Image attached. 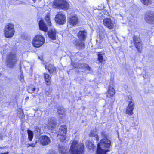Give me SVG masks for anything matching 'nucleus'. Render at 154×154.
Here are the masks:
<instances>
[{
    "label": "nucleus",
    "mask_w": 154,
    "mask_h": 154,
    "mask_svg": "<svg viewBox=\"0 0 154 154\" xmlns=\"http://www.w3.org/2000/svg\"><path fill=\"white\" fill-rule=\"evenodd\" d=\"M67 132V127L65 125H62L60 128L59 131V134L65 135Z\"/></svg>",
    "instance_id": "19"
},
{
    "label": "nucleus",
    "mask_w": 154,
    "mask_h": 154,
    "mask_svg": "<svg viewBox=\"0 0 154 154\" xmlns=\"http://www.w3.org/2000/svg\"><path fill=\"white\" fill-rule=\"evenodd\" d=\"M39 141L43 145H47L50 144L51 140L49 137L46 135H43L41 136Z\"/></svg>",
    "instance_id": "13"
},
{
    "label": "nucleus",
    "mask_w": 154,
    "mask_h": 154,
    "mask_svg": "<svg viewBox=\"0 0 154 154\" xmlns=\"http://www.w3.org/2000/svg\"><path fill=\"white\" fill-rule=\"evenodd\" d=\"M34 2H35L36 0H32Z\"/></svg>",
    "instance_id": "45"
},
{
    "label": "nucleus",
    "mask_w": 154,
    "mask_h": 154,
    "mask_svg": "<svg viewBox=\"0 0 154 154\" xmlns=\"http://www.w3.org/2000/svg\"><path fill=\"white\" fill-rule=\"evenodd\" d=\"M47 154H56L55 152L52 150H50Z\"/></svg>",
    "instance_id": "37"
},
{
    "label": "nucleus",
    "mask_w": 154,
    "mask_h": 154,
    "mask_svg": "<svg viewBox=\"0 0 154 154\" xmlns=\"http://www.w3.org/2000/svg\"><path fill=\"white\" fill-rule=\"evenodd\" d=\"M60 140L61 141L64 142L66 139V135L60 134Z\"/></svg>",
    "instance_id": "34"
},
{
    "label": "nucleus",
    "mask_w": 154,
    "mask_h": 154,
    "mask_svg": "<svg viewBox=\"0 0 154 154\" xmlns=\"http://www.w3.org/2000/svg\"><path fill=\"white\" fill-rule=\"evenodd\" d=\"M45 68L47 69L50 73H52L55 70V68L54 66L51 64H47L45 65Z\"/></svg>",
    "instance_id": "22"
},
{
    "label": "nucleus",
    "mask_w": 154,
    "mask_h": 154,
    "mask_svg": "<svg viewBox=\"0 0 154 154\" xmlns=\"http://www.w3.org/2000/svg\"><path fill=\"white\" fill-rule=\"evenodd\" d=\"M27 133L29 139L30 141H31L33 138V132L31 130H27Z\"/></svg>",
    "instance_id": "27"
},
{
    "label": "nucleus",
    "mask_w": 154,
    "mask_h": 154,
    "mask_svg": "<svg viewBox=\"0 0 154 154\" xmlns=\"http://www.w3.org/2000/svg\"><path fill=\"white\" fill-rule=\"evenodd\" d=\"M134 45L138 51L140 52L142 48V44L140 39L138 36L134 35L133 37Z\"/></svg>",
    "instance_id": "9"
},
{
    "label": "nucleus",
    "mask_w": 154,
    "mask_h": 154,
    "mask_svg": "<svg viewBox=\"0 0 154 154\" xmlns=\"http://www.w3.org/2000/svg\"><path fill=\"white\" fill-rule=\"evenodd\" d=\"M54 8L67 10L69 8L68 2L65 0H55L53 3Z\"/></svg>",
    "instance_id": "5"
},
{
    "label": "nucleus",
    "mask_w": 154,
    "mask_h": 154,
    "mask_svg": "<svg viewBox=\"0 0 154 154\" xmlns=\"http://www.w3.org/2000/svg\"><path fill=\"white\" fill-rule=\"evenodd\" d=\"M21 79H20L21 82H23L24 81V76L23 75L21 74L20 76Z\"/></svg>",
    "instance_id": "39"
},
{
    "label": "nucleus",
    "mask_w": 154,
    "mask_h": 154,
    "mask_svg": "<svg viewBox=\"0 0 154 154\" xmlns=\"http://www.w3.org/2000/svg\"><path fill=\"white\" fill-rule=\"evenodd\" d=\"M87 144V146L90 149H93L94 147V144H93L91 142H88V143Z\"/></svg>",
    "instance_id": "35"
},
{
    "label": "nucleus",
    "mask_w": 154,
    "mask_h": 154,
    "mask_svg": "<svg viewBox=\"0 0 154 154\" xmlns=\"http://www.w3.org/2000/svg\"><path fill=\"white\" fill-rule=\"evenodd\" d=\"M44 77L45 80L46 82V84L47 85H49L51 83L50 80L51 77L47 73H44Z\"/></svg>",
    "instance_id": "25"
},
{
    "label": "nucleus",
    "mask_w": 154,
    "mask_h": 154,
    "mask_svg": "<svg viewBox=\"0 0 154 154\" xmlns=\"http://www.w3.org/2000/svg\"><path fill=\"white\" fill-rule=\"evenodd\" d=\"M28 91L29 93H34L35 94H37L39 91V89H36L35 87L33 86H31L28 89Z\"/></svg>",
    "instance_id": "24"
},
{
    "label": "nucleus",
    "mask_w": 154,
    "mask_h": 154,
    "mask_svg": "<svg viewBox=\"0 0 154 154\" xmlns=\"http://www.w3.org/2000/svg\"><path fill=\"white\" fill-rule=\"evenodd\" d=\"M35 144L34 143H32V144H28L27 147H29V146H32V147H34L35 146Z\"/></svg>",
    "instance_id": "38"
},
{
    "label": "nucleus",
    "mask_w": 154,
    "mask_h": 154,
    "mask_svg": "<svg viewBox=\"0 0 154 154\" xmlns=\"http://www.w3.org/2000/svg\"><path fill=\"white\" fill-rule=\"evenodd\" d=\"M60 117H63V116H60Z\"/></svg>",
    "instance_id": "49"
},
{
    "label": "nucleus",
    "mask_w": 154,
    "mask_h": 154,
    "mask_svg": "<svg viewBox=\"0 0 154 154\" xmlns=\"http://www.w3.org/2000/svg\"><path fill=\"white\" fill-rule=\"evenodd\" d=\"M126 131H129V130H127Z\"/></svg>",
    "instance_id": "47"
},
{
    "label": "nucleus",
    "mask_w": 154,
    "mask_h": 154,
    "mask_svg": "<svg viewBox=\"0 0 154 154\" xmlns=\"http://www.w3.org/2000/svg\"><path fill=\"white\" fill-rule=\"evenodd\" d=\"M141 2L145 5H148L151 4L152 0H141Z\"/></svg>",
    "instance_id": "28"
},
{
    "label": "nucleus",
    "mask_w": 154,
    "mask_h": 154,
    "mask_svg": "<svg viewBox=\"0 0 154 154\" xmlns=\"http://www.w3.org/2000/svg\"><path fill=\"white\" fill-rule=\"evenodd\" d=\"M77 67L80 68H85V69H86L90 72H91V68L87 64H80Z\"/></svg>",
    "instance_id": "23"
},
{
    "label": "nucleus",
    "mask_w": 154,
    "mask_h": 154,
    "mask_svg": "<svg viewBox=\"0 0 154 154\" xmlns=\"http://www.w3.org/2000/svg\"><path fill=\"white\" fill-rule=\"evenodd\" d=\"M49 37L53 40H55L56 38V32L54 29H52L48 32Z\"/></svg>",
    "instance_id": "16"
},
{
    "label": "nucleus",
    "mask_w": 154,
    "mask_h": 154,
    "mask_svg": "<svg viewBox=\"0 0 154 154\" xmlns=\"http://www.w3.org/2000/svg\"><path fill=\"white\" fill-rule=\"evenodd\" d=\"M8 152H6L2 153L1 154H8Z\"/></svg>",
    "instance_id": "40"
},
{
    "label": "nucleus",
    "mask_w": 154,
    "mask_h": 154,
    "mask_svg": "<svg viewBox=\"0 0 154 154\" xmlns=\"http://www.w3.org/2000/svg\"><path fill=\"white\" fill-rule=\"evenodd\" d=\"M52 90L51 88H49L48 90L46 91L45 92V94L47 96L49 95L52 91Z\"/></svg>",
    "instance_id": "36"
},
{
    "label": "nucleus",
    "mask_w": 154,
    "mask_h": 154,
    "mask_svg": "<svg viewBox=\"0 0 154 154\" xmlns=\"http://www.w3.org/2000/svg\"><path fill=\"white\" fill-rule=\"evenodd\" d=\"M87 32L85 31H80L78 34V36L80 40L85 41L86 38Z\"/></svg>",
    "instance_id": "18"
},
{
    "label": "nucleus",
    "mask_w": 154,
    "mask_h": 154,
    "mask_svg": "<svg viewBox=\"0 0 154 154\" xmlns=\"http://www.w3.org/2000/svg\"><path fill=\"white\" fill-rule=\"evenodd\" d=\"M17 61L16 53L14 52L10 53L7 56L6 63L10 68L13 67Z\"/></svg>",
    "instance_id": "4"
},
{
    "label": "nucleus",
    "mask_w": 154,
    "mask_h": 154,
    "mask_svg": "<svg viewBox=\"0 0 154 154\" xmlns=\"http://www.w3.org/2000/svg\"><path fill=\"white\" fill-rule=\"evenodd\" d=\"M127 98L128 99L127 101L128 102V106L126 109V113L131 115L133 113V110L134 108V103L132 102V97L130 95L127 96Z\"/></svg>",
    "instance_id": "7"
},
{
    "label": "nucleus",
    "mask_w": 154,
    "mask_h": 154,
    "mask_svg": "<svg viewBox=\"0 0 154 154\" xmlns=\"http://www.w3.org/2000/svg\"><path fill=\"white\" fill-rule=\"evenodd\" d=\"M45 42L44 37L40 35H36L32 41V45L35 47H39L42 46Z\"/></svg>",
    "instance_id": "6"
},
{
    "label": "nucleus",
    "mask_w": 154,
    "mask_h": 154,
    "mask_svg": "<svg viewBox=\"0 0 154 154\" xmlns=\"http://www.w3.org/2000/svg\"><path fill=\"white\" fill-rule=\"evenodd\" d=\"M82 40H75L73 42V44L78 49H80L83 48L85 47V44Z\"/></svg>",
    "instance_id": "15"
},
{
    "label": "nucleus",
    "mask_w": 154,
    "mask_h": 154,
    "mask_svg": "<svg viewBox=\"0 0 154 154\" xmlns=\"http://www.w3.org/2000/svg\"><path fill=\"white\" fill-rule=\"evenodd\" d=\"M98 56V60L100 62L102 63L103 61L102 53L101 52L99 53Z\"/></svg>",
    "instance_id": "30"
},
{
    "label": "nucleus",
    "mask_w": 154,
    "mask_h": 154,
    "mask_svg": "<svg viewBox=\"0 0 154 154\" xmlns=\"http://www.w3.org/2000/svg\"><path fill=\"white\" fill-rule=\"evenodd\" d=\"M152 30H153V31H154V29H152Z\"/></svg>",
    "instance_id": "48"
},
{
    "label": "nucleus",
    "mask_w": 154,
    "mask_h": 154,
    "mask_svg": "<svg viewBox=\"0 0 154 154\" xmlns=\"http://www.w3.org/2000/svg\"><path fill=\"white\" fill-rule=\"evenodd\" d=\"M102 136L105 138L103 139L100 140V143L97 145V154H106V152L109 151L108 149H105L108 148L110 146L111 141L107 139L108 135L107 134L104 132L102 133Z\"/></svg>",
    "instance_id": "1"
},
{
    "label": "nucleus",
    "mask_w": 154,
    "mask_h": 154,
    "mask_svg": "<svg viewBox=\"0 0 154 154\" xmlns=\"http://www.w3.org/2000/svg\"><path fill=\"white\" fill-rule=\"evenodd\" d=\"M57 124L56 119L54 118H49L48 121L47 127L49 129H54Z\"/></svg>",
    "instance_id": "11"
},
{
    "label": "nucleus",
    "mask_w": 154,
    "mask_h": 154,
    "mask_svg": "<svg viewBox=\"0 0 154 154\" xmlns=\"http://www.w3.org/2000/svg\"><path fill=\"white\" fill-rule=\"evenodd\" d=\"M89 136L90 137H94L95 138H96V139L97 140H99V137H98V136L96 134H95L93 132L91 131L90 134Z\"/></svg>",
    "instance_id": "32"
},
{
    "label": "nucleus",
    "mask_w": 154,
    "mask_h": 154,
    "mask_svg": "<svg viewBox=\"0 0 154 154\" xmlns=\"http://www.w3.org/2000/svg\"><path fill=\"white\" fill-rule=\"evenodd\" d=\"M39 59H40L41 60H42V59L41 58H40V57H39Z\"/></svg>",
    "instance_id": "46"
},
{
    "label": "nucleus",
    "mask_w": 154,
    "mask_h": 154,
    "mask_svg": "<svg viewBox=\"0 0 154 154\" xmlns=\"http://www.w3.org/2000/svg\"><path fill=\"white\" fill-rule=\"evenodd\" d=\"M35 132H36L37 134H42V133L41 128L38 126H35Z\"/></svg>",
    "instance_id": "29"
},
{
    "label": "nucleus",
    "mask_w": 154,
    "mask_h": 154,
    "mask_svg": "<svg viewBox=\"0 0 154 154\" xmlns=\"http://www.w3.org/2000/svg\"><path fill=\"white\" fill-rule=\"evenodd\" d=\"M40 29L44 32H47L48 30V27L46 23L43 20H41L39 23Z\"/></svg>",
    "instance_id": "17"
},
{
    "label": "nucleus",
    "mask_w": 154,
    "mask_h": 154,
    "mask_svg": "<svg viewBox=\"0 0 154 154\" xmlns=\"http://www.w3.org/2000/svg\"><path fill=\"white\" fill-rule=\"evenodd\" d=\"M29 99V97H26V98L25 99L26 100H28Z\"/></svg>",
    "instance_id": "41"
},
{
    "label": "nucleus",
    "mask_w": 154,
    "mask_h": 154,
    "mask_svg": "<svg viewBox=\"0 0 154 154\" xmlns=\"http://www.w3.org/2000/svg\"><path fill=\"white\" fill-rule=\"evenodd\" d=\"M84 149V145L82 143H79L77 141L74 140L71 143L70 153V154H83Z\"/></svg>",
    "instance_id": "2"
},
{
    "label": "nucleus",
    "mask_w": 154,
    "mask_h": 154,
    "mask_svg": "<svg viewBox=\"0 0 154 154\" xmlns=\"http://www.w3.org/2000/svg\"><path fill=\"white\" fill-rule=\"evenodd\" d=\"M23 140H24V139L23 138V139H22L21 140V141H23Z\"/></svg>",
    "instance_id": "44"
},
{
    "label": "nucleus",
    "mask_w": 154,
    "mask_h": 154,
    "mask_svg": "<svg viewBox=\"0 0 154 154\" xmlns=\"http://www.w3.org/2000/svg\"><path fill=\"white\" fill-rule=\"evenodd\" d=\"M18 115H19V116L20 118H22L24 116V113L23 112L21 109H19L18 111Z\"/></svg>",
    "instance_id": "31"
},
{
    "label": "nucleus",
    "mask_w": 154,
    "mask_h": 154,
    "mask_svg": "<svg viewBox=\"0 0 154 154\" xmlns=\"http://www.w3.org/2000/svg\"><path fill=\"white\" fill-rule=\"evenodd\" d=\"M79 22V18L77 16L74 15L71 16L68 19V22L69 24L75 26Z\"/></svg>",
    "instance_id": "14"
},
{
    "label": "nucleus",
    "mask_w": 154,
    "mask_h": 154,
    "mask_svg": "<svg viewBox=\"0 0 154 154\" xmlns=\"http://www.w3.org/2000/svg\"><path fill=\"white\" fill-rule=\"evenodd\" d=\"M49 14V13H47L45 14V20L48 23V24L49 26H51V23L50 20Z\"/></svg>",
    "instance_id": "26"
},
{
    "label": "nucleus",
    "mask_w": 154,
    "mask_h": 154,
    "mask_svg": "<svg viewBox=\"0 0 154 154\" xmlns=\"http://www.w3.org/2000/svg\"><path fill=\"white\" fill-rule=\"evenodd\" d=\"M55 21L58 24H63L66 21V17L62 12H59L56 16Z\"/></svg>",
    "instance_id": "10"
},
{
    "label": "nucleus",
    "mask_w": 154,
    "mask_h": 154,
    "mask_svg": "<svg viewBox=\"0 0 154 154\" xmlns=\"http://www.w3.org/2000/svg\"><path fill=\"white\" fill-rule=\"evenodd\" d=\"M145 19L146 22L150 24L154 23V14L153 12H148L145 16Z\"/></svg>",
    "instance_id": "12"
},
{
    "label": "nucleus",
    "mask_w": 154,
    "mask_h": 154,
    "mask_svg": "<svg viewBox=\"0 0 154 154\" xmlns=\"http://www.w3.org/2000/svg\"><path fill=\"white\" fill-rule=\"evenodd\" d=\"M103 24L108 28L113 29L115 25V22L114 20L109 18H105L103 21Z\"/></svg>",
    "instance_id": "8"
},
{
    "label": "nucleus",
    "mask_w": 154,
    "mask_h": 154,
    "mask_svg": "<svg viewBox=\"0 0 154 154\" xmlns=\"http://www.w3.org/2000/svg\"><path fill=\"white\" fill-rule=\"evenodd\" d=\"M59 151L60 154H68V150L63 146H59Z\"/></svg>",
    "instance_id": "21"
},
{
    "label": "nucleus",
    "mask_w": 154,
    "mask_h": 154,
    "mask_svg": "<svg viewBox=\"0 0 154 154\" xmlns=\"http://www.w3.org/2000/svg\"><path fill=\"white\" fill-rule=\"evenodd\" d=\"M14 26L12 23H9L5 27L4 32L5 37L7 38L12 37L15 33Z\"/></svg>",
    "instance_id": "3"
},
{
    "label": "nucleus",
    "mask_w": 154,
    "mask_h": 154,
    "mask_svg": "<svg viewBox=\"0 0 154 154\" xmlns=\"http://www.w3.org/2000/svg\"><path fill=\"white\" fill-rule=\"evenodd\" d=\"M2 136L1 135V134H0V139H2Z\"/></svg>",
    "instance_id": "43"
},
{
    "label": "nucleus",
    "mask_w": 154,
    "mask_h": 154,
    "mask_svg": "<svg viewBox=\"0 0 154 154\" xmlns=\"http://www.w3.org/2000/svg\"><path fill=\"white\" fill-rule=\"evenodd\" d=\"M115 94V90L113 87L110 86L108 91L107 96L108 97H112Z\"/></svg>",
    "instance_id": "20"
},
{
    "label": "nucleus",
    "mask_w": 154,
    "mask_h": 154,
    "mask_svg": "<svg viewBox=\"0 0 154 154\" xmlns=\"http://www.w3.org/2000/svg\"><path fill=\"white\" fill-rule=\"evenodd\" d=\"M2 136L1 135V134H0V139H2Z\"/></svg>",
    "instance_id": "42"
},
{
    "label": "nucleus",
    "mask_w": 154,
    "mask_h": 154,
    "mask_svg": "<svg viewBox=\"0 0 154 154\" xmlns=\"http://www.w3.org/2000/svg\"><path fill=\"white\" fill-rule=\"evenodd\" d=\"M57 112L58 114L60 115H64L65 113L64 109H58L57 111Z\"/></svg>",
    "instance_id": "33"
}]
</instances>
